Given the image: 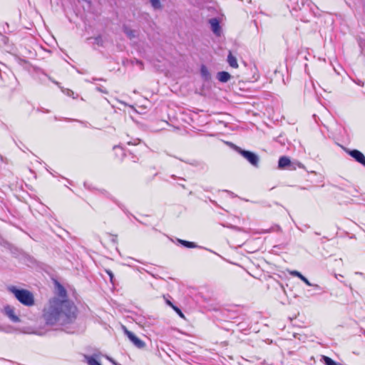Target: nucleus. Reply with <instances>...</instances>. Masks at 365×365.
I'll return each mask as SVG.
<instances>
[{
	"label": "nucleus",
	"mask_w": 365,
	"mask_h": 365,
	"mask_svg": "<svg viewBox=\"0 0 365 365\" xmlns=\"http://www.w3.org/2000/svg\"><path fill=\"white\" fill-rule=\"evenodd\" d=\"M59 296L51 299L44 306L43 318L47 325L66 324L76 317V307L65 299L66 291L58 285Z\"/></svg>",
	"instance_id": "obj_1"
},
{
	"label": "nucleus",
	"mask_w": 365,
	"mask_h": 365,
	"mask_svg": "<svg viewBox=\"0 0 365 365\" xmlns=\"http://www.w3.org/2000/svg\"><path fill=\"white\" fill-rule=\"evenodd\" d=\"M4 312L6 317H8L11 321L14 322H20L19 316L16 314V309L14 307L7 305L4 309Z\"/></svg>",
	"instance_id": "obj_6"
},
{
	"label": "nucleus",
	"mask_w": 365,
	"mask_h": 365,
	"mask_svg": "<svg viewBox=\"0 0 365 365\" xmlns=\"http://www.w3.org/2000/svg\"><path fill=\"white\" fill-rule=\"evenodd\" d=\"M107 273L109 274V276L110 277V279H112L113 278V274L110 271H107Z\"/></svg>",
	"instance_id": "obj_19"
},
{
	"label": "nucleus",
	"mask_w": 365,
	"mask_h": 365,
	"mask_svg": "<svg viewBox=\"0 0 365 365\" xmlns=\"http://www.w3.org/2000/svg\"><path fill=\"white\" fill-rule=\"evenodd\" d=\"M178 242L181 245H182L188 248H193V247H197V245L194 242H188V241H185V240H178Z\"/></svg>",
	"instance_id": "obj_14"
},
{
	"label": "nucleus",
	"mask_w": 365,
	"mask_h": 365,
	"mask_svg": "<svg viewBox=\"0 0 365 365\" xmlns=\"http://www.w3.org/2000/svg\"><path fill=\"white\" fill-rule=\"evenodd\" d=\"M63 92L66 93L68 96H72L73 95V92L72 91H70L68 89L63 90Z\"/></svg>",
	"instance_id": "obj_16"
},
{
	"label": "nucleus",
	"mask_w": 365,
	"mask_h": 365,
	"mask_svg": "<svg viewBox=\"0 0 365 365\" xmlns=\"http://www.w3.org/2000/svg\"><path fill=\"white\" fill-rule=\"evenodd\" d=\"M123 329L125 334L136 347L143 349L145 346V342L138 338L133 332L128 330L125 327H123Z\"/></svg>",
	"instance_id": "obj_5"
},
{
	"label": "nucleus",
	"mask_w": 365,
	"mask_h": 365,
	"mask_svg": "<svg viewBox=\"0 0 365 365\" xmlns=\"http://www.w3.org/2000/svg\"><path fill=\"white\" fill-rule=\"evenodd\" d=\"M124 32L127 35V36L130 39L135 37V31L128 27L124 28Z\"/></svg>",
	"instance_id": "obj_12"
},
{
	"label": "nucleus",
	"mask_w": 365,
	"mask_h": 365,
	"mask_svg": "<svg viewBox=\"0 0 365 365\" xmlns=\"http://www.w3.org/2000/svg\"><path fill=\"white\" fill-rule=\"evenodd\" d=\"M149 1L154 9H162V5L160 4V0H149Z\"/></svg>",
	"instance_id": "obj_15"
},
{
	"label": "nucleus",
	"mask_w": 365,
	"mask_h": 365,
	"mask_svg": "<svg viewBox=\"0 0 365 365\" xmlns=\"http://www.w3.org/2000/svg\"><path fill=\"white\" fill-rule=\"evenodd\" d=\"M25 333H28V334H31V333H35V334H42V332L41 331H33V330H29V331H24Z\"/></svg>",
	"instance_id": "obj_17"
},
{
	"label": "nucleus",
	"mask_w": 365,
	"mask_h": 365,
	"mask_svg": "<svg viewBox=\"0 0 365 365\" xmlns=\"http://www.w3.org/2000/svg\"><path fill=\"white\" fill-rule=\"evenodd\" d=\"M290 274L292 276L299 277L301 280H302L308 286H314L317 288L319 287V285H317V284H312V283H310L309 281L298 271H296V270L292 271L290 272Z\"/></svg>",
	"instance_id": "obj_8"
},
{
	"label": "nucleus",
	"mask_w": 365,
	"mask_h": 365,
	"mask_svg": "<svg viewBox=\"0 0 365 365\" xmlns=\"http://www.w3.org/2000/svg\"><path fill=\"white\" fill-rule=\"evenodd\" d=\"M175 309L179 313V314L181 316V317H183V314H182V312L177 308H175Z\"/></svg>",
	"instance_id": "obj_20"
},
{
	"label": "nucleus",
	"mask_w": 365,
	"mask_h": 365,
	"mask_svg": "<svg viewBox=\"0 0 365 365\" xmlns=\"http://www.w3.org/2000/svg\"><path fill=\"white\" fill-rule=\"evenodd\" d=\"M237 150L252 165L255 167L258 165L259 158L256 154L250 151L243 150L240 148H237Z\"/></svg>",
	"instance_id": "obj_4"
},
{
	"label": "nucleus",
	"mask_w": 365,
	"mask_h": 365,
	"mask_svg": "<svg viewBox=\"0 0 365 365\" xmlns=\"http://www.w3.org/2000/svg\"><path fill=\"white\" fill-rule=\"evenodd\" d=\"M290 163V160L287 157L282 156L279 160L278 165L279 168H284L288 166Z\"/></svg>",
	"instance_id": "obj_10"
},
{
	"label": "nucleus",
	"mask_w": 365,
	"mask_h": 365,
	"mask_svg": "<svg viewBox=\"0 0 365 365\" xmlns=\"http://www.w3.org/2000/svg\"><path fill=\"white\" fill-rule=\"evenodd\" d=\"M110 361H111L113 364L116 365L115 362L110 357L107 356L106 357Z\"/></svg>",
	"instance_id": "obj_18"
},
{
	"label": "nucleus",
	"mask_w": 365,
	"mask_h": 365,
	"mask_svg": "<svg viewBox=\"0 0 365 365\" xmlns=\"http://www.w3.org/2000/svg\"><path fill=\"white\" fill-rule=\"evenodd\" d=\"M224 19V15L222 13L217 14L216 17L209 19L208 23L210 26V29L217 37H221L223 31L220 24Z\"/></svg>",
	"instance_id": "obj_3"
},
{
	"label": "nucleus",
	"mask_w": 365,
	"mask_h": 365,
	"mask_svg": "<svg viewBox=\"0 0 365 365\" xmlns=\"http://www.w3.org/2000/svg\"><path fill=\"white\" fill-rule=\"evenodd\" d=\"M322 359L326 365H340L339 364H337L336 361L332 360L331 358L326 356H323Z\"/></svg>",
	"instance_id": "obj_13"
},
{
	"label": "nucleus",
	"mask_w": 365,
	"mask_h": 365,
	"mask_svg": "<svg viewBox=\"0 0 365 365\" xmlns=\"http://www.w3.org/2000/svg\"><path fill=\"white\" fill-rule=\"evenodd\" d=\"M349 153L357 162L360 163L361 164H362L363 165L365 166V156L364 155V154L361 152H360L357 150H350L349 152Z\"/></svg>",
	"instance_id": "obj_7"
},
{
	"label": "nucleus",
	"mask_w": 365,
	"mask_h": 365,
	"mask_svg": "<svg viewBox=\"0 0 365 365\" xmlns=\"http://www.w3.org/2000/svg\"><path fill=\"white\" fill-rule=\"evenodd\" d=\"M7 289L24 306L32 307L35 304V297L31 291L16 286H9Z\"/></svg>",
	"instance_id": "obj_2"
},
{
	"label": "nucleus",
	"mask_w": 365,
	"mask_h": 365,
	"mask_svg": "<svg viewBox=\"0 0 365 365\" xmlns=\"http://www.w3.org/2000/svg\"><path fill=\"white\" fill-rule=\"evenodd\" d=\"M227 61L229 65L232 68H236L238 66L236 58L233 56L230 52L227 57Z\"/></svg>",
	"instance_id": "obj_11"
},
{
	"label": "nucleus",
	"mask_w": 365,
	"mask_h": 365,
	"mask_svg": "<svg viewBox=\"0 0 365 365\" xmlns=\"http://www.w3.org/2000/svg\"><path fill=\"white\" fill-rule=\"evenodd\" d=\"M217 78L222 83H226L231 78V75L226 71H220L217 73Z\"/></svg>",
	"instance_id": "obj_9"
},
{
	"label": "nucleus",
	"mask_w": 365,
	"mask_h": 365,
	"mask_svg": "<svg viewBox=\"0 0 365 365\" xmlns=\"http://www.w3.org/2000/svg\"><path fill=\"white\" fill-rule=\"evenodd\" d=\"M200 68L203 69V68H205V67L202 65Z\"/></svg>",
	"instance_id": "obj_21"
}]
</instances>
